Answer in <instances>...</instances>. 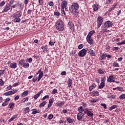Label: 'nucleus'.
I'll return each instance as SVG.
<instances>
[{"label":"nucleus","mask_w":125,"mask_h":125,"mask_svg":"<svg viewBox=\"0 0 125 125\" xmlns=\"http://www.w3.org/2000/svg\"><path fill=\"white\" fill-rule=\"evenodd\" d=\"M26 63V61L25 60H21L19 61V63L21 64V66H23L24 63Z\"/></svg>","instance_id":"bb28decb"},{"label":"nucleus","mask_w":125,"mask_h":125,"mask_svg":"<svg viewBox=\"0 0 125 125\" xmlns=\"http://www.w3.org/2000/svg\"><path fill=\"white\" fill-rule=\"evenodd\" d=\"M88 53H89L91 56H95V52L91 49H88Z\"/></svg>","instance_id":"9b49d317"},{"label":"nucleus","mask_w":125,"mask_h":125,"mask_svg":"<svg viewBox=\"0 0 125 125\" xmlns=\"http://www.w3.org/2000/svg\"><path fill=\"white\" fill-rule=\"evenodd\" d=\"M117 108V105H113L111 106L110 108H109V111H112V110L114 109H116Z\"/></svg>","instance_id":"c9c22d12"},{"label":"nucleus","mask_w":125,"mask_h":125,"mask_svg":"<svg viewBox=\"0 0 125 125\" xmlns=\"http://www.w3.org/2000/svg\"><path fill=\"white\" fill-rule=\"evenodd\" d=\"M91 96H98L99 92L97 91H93L90 93Z\"/></svg>","instance_id":"f8f14e48"},{"label":"nucleus","mask_w":125,"mask_h":125,"mask_svg":"<svg viewBox=\"0 0 125 125\" xmlns=\"http://www.w3.org/2000/svg\"><path fill=\"white\" fill-rule=\"evenodd\" d=\"M48 97H49V95H46L45 96L43 97V98H42V100H45V99H46V98H48Z\"/></svg>","instance_id":"0e129e2a"},{"label":"nucleus","mask_w":125,"mask_h":125,"mask_svg":"<svg viewBox=\"0 0 125 125\" xmlns=\"http://www.w3.org/2000/svg\"><path fill=\"white\" fill-rule=\"evenodd\" d=\"M86 39L89 44H92L93 43V39L91 37L87 36Z\"/></svg>","instance_id":"6e6552de"},{"label":"nucleus","mask_w":125,"mask_h":125,"mask_svg":"<svg viewBox=\"0 0 125 125\" xmlns=\"http://www.w3.org/2000/svg\"><path fill=\"white\" fill-rule=\"evenodd\" d=\"M39 3L40 4V5H42L43 3V0H39Z\"/></svg>","instance_id":"680f3d73"},{"label":"nucleus","mask_w":125,"mask_h":125,"mask_svg":"<svg viewBox=\"0 0 125 125\" xmlns=\"http://www.w3.org/2000/svg\"><path fill=\"white\" fill-rule=\"evenodd\" d=\"M42 77H43V72L42 71L39 74L38 82H39V81H41V79H42Z\"/></svg>","instance_id":"393cba45"},{"label":"nucleus","mask_w":125,"mask_h":125,"mask_svg":"<svg viewBox=\"0 0 125 125\" xmlns=\"http://www.w3.org/2000/svg\"><path fill=\"white\" fill-rule=\"evenodd\" d=\"M42 93V90H41L40 92H39L36 95H34V98L36 100L40 97V95H41V94Z\"/></svg>","instance_id":"ddd939ff"},{"label":"nucleus","mask_w":125,"mask_h":125,"mask_svg":"<svg viewBox=\"0 0 125 125\" xmlns=\"http://www.w3.org/2000/svg\"><path fill=\"white\" fill-rule=\"evenodd\" d=\"M67 5H68V1H62V2L61 3V9L66 8Z\"/></svg>","instance_id":"39448f33"},{"label":"nucleus","mask_w":125,"mask_h":125,"mask_svg":"<svg viewBox=\"0 0 125 125\" xmlns=\"http://www.w3.org/2000/svg\"><path fill=\"white\" fill-rule=\"evenodd\" d=\"M54 15H55V16H60V12H59V11L55 12L54 13Z\"/></svg>","instance_id":"79ce46f5"},{"label":"nucleus","mask_w":125,"mask_h":125,"mask_svg":"<svg viewBox=\"0 0 125 125\" xmlns=\"http://www.w3.org/2000/svg\"><path fill=\"white\" fill-rule=\"evenodd\" d=\"M81 105L84 107H87V104L85 103H82Z\"/></svg>","instance_id":"6e6d98bb"},{"label":"nucleus","mask_w":125,"mask_h":125,"mask_svg":"<svg viewBox=\"0 0 125 125\" xmlns=\"http://www.w3.org/2000/svg\"><path fill=\"white\" fill-rule=\"evenodd\" d=\"M113 25V22L112 21H107L104 23V26L106 27V28H110V27H111Z\"/></svg>","instance_id":"0eeeda50"},{"label":"nucleus","mask_w":125,"mask_h":125,"mask_svg":"<svg viewBox=\"0 0 125 125\" xmlns=\"http://www.w3.org/2000/svg\"><path fill=\"white\" fill-rule=\"evenodd\" d=\"M16 118H17V116L14 115L10 120H9V123H10V122H12V121H13V120H15V119H16Z\"/></svg>","instance_id":"7c9ffc66"},{"label":"nucleus","mask_w":125,"mask_h":125,"mask_svg":"<svg viewBox=\"0 0 125 125\" xmlns=\"http://www.w3.org/2000/svg\"><path fill=\"white\" fill-rule=\"evenodd\" d=\"M101 106H102L104 109H107V105L105 104H101Z\"/></svg>","instance_id":"09e8293b"},{"label":"nucleus","mask_w":125,"mask_h":125,"mask_svg":"<svg viewBox=\"0 0 125 125\" xmlns=\"http://www.w3.org/2000/svg\"><path fill=\"white\" fill-rule=\"evenodd\" d=\"M66 121L69 124H72V123H74V122H75V120L74 119H71L70 117H66Z\"/></svg>","instance_id":"dca6fc26"},{"label":"nucleus","mask_w":125,"mask_h":125,"mask_svg":"<svg viewBox=\"0 0 125 125\" xmlns=\"http://www.w3.org/2000/svg\"><path fill=\"white\" fill-rule=\"evenodd\" d=\"M15 105V104L14 103H11L9 104V110L11 111L14 108V105Z\"/></svg>","instance_id":"a211bd4d"},{"label":"nucleus","mask_w":125,"mask_h":125,"mask_svg":"<svg viewBox=\"0 0 125 125\" xmlns=\"http://www.w3.org/2000/svg\"><path fill=\"white\" fill-rule=\"evenodd\" d=\"M97 27L100 28V27L102 25L103 23V18L102 17H98L97 18Z\"/></svg>","instance_id":"20e7f679"},{"label":"nucleus","mask_w":125,"mask_h":125,"mask_svg":"<svg viewBox=\"0 0 125 125\" xmlns=\"http://www.w3.org/2000/svg\"><path fill=\"white\" fill-rule=\"evenodd\" d=\"M54 43H55V42H49V45H51V46L54 45Z\"/></svg>","instance_id":"e2e57ef3"},{"label":"nucleus","mask_w":125,"mask_h":125,"mask_svg":"<svg viewBox=\"0 0 125 125\" xmlns=\"http://www.w3.org/2000/svg\"><path fill=\"white\" fill-rule=\"evenodd\" d=\"M48 120H52L53 119V114H50L48 116Z\"/></svg>","instance_id":"8fccbe9b"},{"label":"nucleus","mask_w":125,"mask_h":125,"mask_svg":"<svg viewBox=\"0 0 125 125\" xmlns=\"http://www.w3.org/2000/svg\"><path fill=\"white\" fill-rule=\"evenodd\" d=\"M113 80H114V76L113 75H110L109 76L108 79H107V82H108V83H112Z\"/></svg>","instance_id":"6ab92c4d"},{"label":"nucleus","mask_w":125,"mask_h":125,"mask_svg":"<svg viewBox=\"0 0 125 125\" xmlns=\"http://www.w3.org/2000/svg\"><path fill=\"white\" fill-rule=\"evenodd\" d=\"M57 93V89H54L53 91H52V94H56Z\"/></svg>","instance_id":"864d4df0"},{"label":"nucleus","mask_w":125,"mask_h":125,"mask_svg":"<svg viewBox=\"0 0 125 125\" xmlns=\"http://www.w3.org/2000/svg\"><path fill=\"white\" fill-rule=\"evenodd\" d=\"M97 101H98V100L97 99H92V100H90V102L92 103H95V102H97Z\"/></svg>","instance_id":"3c124183"},{"label":"nucleus","mask_w":125,"mask_h":125,"mask_svg":"<svg viewBox=\"0 0 125 125\" xmlns=\"http://www.w3.org/2000/svg\"><path fill=\"white\" fill-rule=\"evenodd\" d=\"M48 5H49V6H53L54 5V3L53 1H50L48 3Z\"/></svg>","instance_id":"49530a36"},{"label":"nucleus","mask_w":125,"mask_h":125,"mask_svg":"<svg viewBox=\"0 0 125 125\" xmlns=\"http://www.w3.org/2000/svg\"><path fill=\"white\" fill-rule=\"evenodd\" d=\"M98 72L99 74H104V71L101 68L99 69Z\"/></svg>","instance_id":"603ef678"},{"label":"nucleus","mask_w":125,"mask_h":125,"mask_svg":"<svg viewBox=\"0 0 125 125\" xmlns=\"http://www.w3.org/2000/svg\"><path fill=\"white\" fill-rule=\"evenodd\" d=\"M86 52H87V50H86V49H83L79 51L78 56H79V57H83L84 56H85Z\"/></svg>","instance_id":"f03ea898"},{"label":"nucleus","mask_w":125,"mask_h":125,"mask_svg":"<svg viewBox=\"0 0 125 125\" xmlns=\"http://www.w3.org/2000/svg\"><path fill=\"white\" fill-rule=\"evenodd\" d=\"M87 115L88 117H90V118L93 117V111H92V109H89L87 110Z\"/></svg>","instance_id":"423d86ee"},{"label":"nucleus","mask_w":125,"mask_h":125,"mask_svg":"<svg viewBox=\"0 0 125 125\" xmlns=\"http://www.w3.org/2000/svg\"><path fill=\"white\" fill-rule=\"evenodd\" d=\"M19 95L16 96L14 98V100H15V101H16V100H18V99H19Z\"/></svg>","instance_id":"338daca9"},{"label":"nucleus","mask_w":125,"mask_h":125,"mask_svg":"<svg viewBox=\"0 0 125 125\" xmlns=\"http://www.w3.org/2000/svg\"><path fill=\"white\" fill-rule=\"evenodd\" d=\"M29 66H30V64H29L28 63H26V62H25V63H24V64L22 65V67H23V68H29Z\"/></svg>","instance_id":"473e14b6"},{"label":"nucleus","mask_w":125,"mask_h":125,"mask_svg":"<svg viewBox=\"0 0 125 125\" xmlns=\"http://www.w3.org/2000/svg\"><path fill=\"white\" fill-rule=\"evenodd\" d=\"M32 111V115H36V114L40 113V110H37L36 109H33Z\"/></svg>","instance_id":"aec40b11"},{"label":"nucleus","mask_w":125,"mask_h":125,"mask_svg":"<svg viewBox=\"0 0 125 125\" xmlns=\"http://www.w3.org/2000/svg\"><path fill=\"white\" fill-rule=\"evenodd\" d=\"M9 0V4H10V5H11V4H13L14 2V0Z\"/></svg>","instance_id":"5fc2aeb1"},{"label":"nucleus","mask_w":125,"mask_h":125,"mask_svg":"<svg viewBox=\"0 0 125 125\" xmlns=\"http://www.w3.org/2000/svg\"><path fill=\"white\" fill-rule=\"evenodd\" d=\"M71 8L72 9L70 10V11H71V12H73L74 10H75V11H77L79 9V4L77 3H74L72 4L71 6Z\"/></svg>","instance_id":"7ed1b4c3"},{"label":"nucleus","mask_w":125,"mask_h":125,"mask_svg":"<svg viewBox=\"0 0 125 125\" xmlns=\"http://www.w3.org/2000/svg\"><path fill=\"white\" fill-rule=\"evenodd\" d=\"M97 85L95 83L92 84L91 86L89 87V91H92V89H94L96 87Z\"/></svg>","instance_id":"2eb2a0df"},{"label":"nucleus","mask_w":125,"mask_h":125,"mask_svg":"<svg viewBox=\"0 0 125 125\" xmlns=\"http://www.w3.org/2000/svg\"><path fill=\"white\" fill-rule=\"evenodd\" d=\"M64 9H61V11L62 12V13L64 14V15H66V12H65Z\"/></svg>","instance_id":"774afa93"},{"label":"nucleus","mask_w":125,"mask_h":125,"mask_svg":"<svg viewBox=\"0 0 125 125\" xmlns=\"http://www.w3.org/2000/svg\"><path fill=\"white\" fill-rule=\"evenodd\" d=\"M22 15V14L19 13H15L13 15V18H19V17H21V16Z\"/></svg>","instance_id":"f3484780"},{"label":"nucleus","mask_w":125,"mask_h":125,"mask_svg":"<svg viewBox=\"0 0 125 125\" xmlns=\"http://www.w3.org/2000/svg\"><path fill=\"white\" fill-rule=\"evenodd\" d=\"M28 100H29V98L28 97H26L22 99V100L21 101V103H25V102H26V101H28Z\"/></svg>","instance_id":"4c0bfd02"},{"label":"nucleus","mask_w":125,"mask_h":125,"mask_svg":"<svg viewBox=\"0 0 125 125\" xmlns=\"http://www.w3.org/2000/svg\"><path fill=\"white\" fill-rule=\"evenodd\" d=\"M106 57H107V54L105 53L103 54L101 56V60H103V59H105Z\"/></svg>","instance_id":"f704fd0d"},{"label":"nucleus","mask_w":125,"mask_h":125,"mask_svg":"<svg viewBox=\"0 0 125 125\" xmlns=\"http://www.w3.org/2000/svg\"><path fill=\"white\" fill-rule=\"evenodd\" d=\"M95 34V31L94 30H92L90 32H89L87 35V36L88 37H92V36L93 35V34Z\"/></svg>","instance_id":"4be33fe9"},{"label":"nucleus","mask_w":125,"mask_h":125,"mask_svg":"<svg viewBox=\"0 0 125 125\" xmlns=\"http://www.w3.org/2000/svg\"><path fill=\"white\" fill-rule=\"evenodd\" d=\"M105 81H106V77H102L101 83H105Z\"/></svg>","instance_id":"37998d69"},{"label":"nucleus","mask_w":125,"mask_h":125,"mask_svg":"<svg viewBox=\"0 0 125 125\" xmlns=\"http://www.w3.org/2000/svg\"><path fill=\"white\" fill-rule=\"evenodd\" d=\"M41 48L43 50V51H47V46H42L41 47Z\"/></svg>","instance_id":"c85d7f7f"},{"label":"nucleus","mask_w":125,"mask_h":125,"mask_svg":"<svg viewBox=\"0 0 125 125\" xmlns=\"http://www.w3.org/2000/svg\"><path fill=\"white\" fill-rule=\"evenodd\" d=\"M83 44H81L78 46L79 49H82V48H83Z\"/></svg>","instance_id":"4d7b16f0"},{"label":"nucleus","mask_w":125,"mask_h":125,"mask_svg":"<svg viewBox=\"0 0 125 125\" xmlns=\"http://www.w3.org/2000/svg\"><path fill=\"white\" fill-rule=\"evenodd\" d=\"M20 21H21V19H20V18H15L13 20L14 22L17 23H19Z\"/></svg>","instance_id":"a878e982"},{"label":"nucleus","mask_w":125,"mask_h":125,"mask_svg":"<svg viewBox=\"0 0 125 125\" xmlns=\"http://www.w3.org/2000/svg\"><path fill=\"white\" fill-rule=\"evenodd\" d=\"M104 86H105V83L101 82V83L100 84V85L99 86V88L101 89L102 88H103V87H104Z\"/></svg>","instance_id":"b1692460"},{"label":"nucleus","mask_w":125,"mask_h":125,"mask_svg":"<svg viewBox=\"0 0 125 125\" xmlns=\"http://www.w3.org/2000/svg\"><path fill=\"white\" fill-rule=\"evenodd\" d=\"M68 24L69 26H70L71 27L70 29H71V28H72V27H74V24L73 23V22L69 21L68 23Z\"/></svg>","instance_id":"de8ad7c7"},{"label":"nucleus","mask_w":125,"mask_h":125,"mask_svg":"<svg viewBox=\"0 0 125 125\" xmlns=\"http://www.w3.org/2000/svg\"><path fill=\"white\" fill-rule=\"evenodd\" d=\"M11 5L10 4H8V5H6L4 8L3 10L2 11V12H7L8 10L10 9Z\"/></svg>","instance_id":"9d476101"},{"label":"nucleus","mask_w":125,"mask_h":125,"mask_svg":"<svg viewBox=\"0 0 125 125\" xmlns=\"http://www.w3.org/2000/svg\"><path fill=\"white\" fill-rule=\"evenodd\" d=\"M112 66L113 67H120V66L119 65V63H118L117 62H114L113 63Z\"/></svg>","instance_id":"72a5a7b5"},{"label":"nucleus","mask_w":125,"mask_h":125,"mask_svg":"<svg viewBox=\"0 0 125 125\" xmlns=\"http://www.w3.org/2000/svg\"><path fill=\"white\" fill-rule=\"evenodd\" d=\"M32 62H33V59H32L31 58H30L26 60V62H28V63H32Z\"/></svg>","instance_id":"ea45409f"},{"label":"nucleus","mask_w":125,"mask_h":125,"mask_svg":"<svg viewBox=\"0 0 125 125\" xmlns=\"http://www.w3.org/2000/svg\"><path fill=\"white\" fill-rule=\"evenodd\" d=\"M120 99H125V94H122L120 97H119Z\"/></svg>","instance_id":"c03bdc74"},{"label":"nucleus","mask_w":125,"mask_h":125,"mask_svg":"<svg viewBox=\"0 0 125 125\" xmlns=\"http://www.w3.org/2000/svg\"><path fill=\"white\" fill-rule=\"evenodd\" d=\"M46 104V101H43L40 104L39 106L43 107V106H44V105H45Z\"/></svg>","instance_id":"2f4dec72"},{"label":"nucleus","mask_w":125,"mask_h":125,"mask_svg":"<svg viewBox=\"0 0 125 125\" xmlns=\"http://www.w3.org/2000/svg\"><path fill=\"white\" fill-rule=\"evenodd\" d=\"M83 113H78L77 114V120L78 121H82L83 120Z\"/></svg>","instance_id":"1a4fd4ad"},{"label":"nucleus","mask_w":125,"mask_h":125,"mask_svg":"<svg viewBox=\"0 0 125 125\" xmlns=\"http://www.w3.org/2000/svg\"><path fill=\"white\" fill-rule=\"evenodd\" d=\"M24 112L25 113H29V112H30V108H29V107H26L24 108Z\"/></svg>","instance_id":"58836bf2"},{"label":"nucleus","mask_w":125,"mask_h":125,"mask_svg":"<svg viewBox=\"0 0 125 125\" xmlns=\"http://www.w3.org/2000/svg\"><path fill=\"white\" fill-rule=\"evenodd\" d=\"M29 2V0H24V3L27 5Z\"/></svg>","instance_id":"69168bd1"},{"label":"nucleus","mask_w":125,"mask_h":125,"mask_svg":"<svg viewBox=\"0 0 125 125\" xmlns=\"http://www.w3.org/2000/svg\"><path fill=\"white\" fill-rule=\"evenodd\" d=\"M84 111V109L83 108V106H80L78 108V112L79 113H83Z\"/></svg>","instance_id":"cd10ccee"},{"label":"nucleus","mask_w":125,"mask_h":125,"mask_svg":"<svg viewBox=\"0 0 125 125\" xmlns=\"http://www.w3.org/2000/svg\"><path fill=\"white\" fill-rule=\"evenodd\" d=\"M68 87H70L72 85V84L73 83V82H72V79H71L70 78H69L68 79Z\"/></svg>","instance_id":"5701e85b"},{"label":"nucleus","mask_w":125,"mask_h":125,"mask_svg":"<svg viewBox=\"0 0 125 125\" xmlns=\"http://www.w3.org/2000/svg\"><path fill=\"white\" fill-rule=\"evenodd\" d=\"M53 100H54L53 98L50 99L49 101V104H52V103H53Z\"/></svg>","instance_id":"052dcab7"},{"label":"nucleus","mask_w":125,"mask_h":125,"mask_svg":"<svg viewBox=\"0 0 125 125\" xmlns=\"http://www.w3.org/2000/svg\"><path fill=\"white\" fill-rule=\"evenodd\" d=\"M64 26L65 24H64V22L61 20H58L56 23V29L58 31H60V32H62V31L64 30Z\"/></svg>","instance_id":"f257e3e1"},{"label":"nucleus","mask_w":125,"mask_h":125,"mask_svg":"<svg viewBox=\"0 0 125 125\" xmlns=\"http://www.w3.org/2000/svg\"><path fill=\"white\" fill-rule=\"evenodd\" d=\"M28 93H29L28 91H25L23 92L22 94V96H27V95H28Z\"/></svg>","instance_id":"e433bc0d"},{"label":"nucleus","mask_w":125,"mask_h":125,"mask_svg":"<svg viewBox=\"0 0 125 125\" xmlns=\"http://www.w3.org/2000/svg\"><path fill=\"white\" fill-rule=\"evenodd\" d=\"M9 67L12 68V69H15L17 68V63H11L10 64Z\"/></svg>","instance_id":"4468645a"},{"label":"nucleus","mask_w":125,"mask_h":125,"mask_svg":"<svg viewBox=\"0 0 125 125\" xmlns=\"http://www.w3.org/2000/svg\"><path fill=\"white\" fill-rule=\"evenodd\" d=\"M5 72V70H0V77H1V76H2V75H3V74H4Z\"/></svg>","instance_id":"a18cd8bd"},{"label":"nucleus","mask_w":125,"mask_h":125,"mask_svg":"<svg viewBox=\"0 0 125 125\" xmlns=\"http://www.w3.org/2000/svg\"><path fill=\"white\" fill-rule=\"evenodd\" d=\"M4 4H5V2H4V1H2L0 3V6H3Z\"/></svg>","instance_id":"13d9d810"},{"label":"nucleus","mask_w":125,"mask_h":125,"mask_svg":"<svg viewBox=\"0 0 125 125\" xmlns=\"http://www.w3.org/2000/svg\"><path fill=\"white\" fill-rule=\"evenodd\" d=\"M98 8H99V7L98 4H95L93 5V10H94V11H97V10H98Z\"/></svg>","instance_id":"412c9836"},{"label":"nucleus","mask_w":125,"mask_h":125,"mask_svg":"<svg viewBox=\"0 0 125 125\" xmlns=\"http://www.w3.org/2000/svg\"><path fill=\"white\" fill-rule=\"evenodd\" d=\"M63 105H64V103L63 102L57 103L56 104L57 107H61V106H63Z\"/></svg>","instance_id":"c756f323"},{"label":"nucleus","mask_w":125,"mask_h":125,"mask_svg":"<svg viewBox=\"0 0 125 125\" xmlns=\"http://www.w3.org/2000/svg\"><path fill=\"white\" fill-rule=\"evenodd\" d=\"M6 105H8V103L5 101V102L2 104V106H6Z\"/></svg>","instance_id":"bf43d9fd"},{"label":"nucleus","mask_w":125,"mask_h":125,"mask_svg":"<svg viewBox=\"0 0 125 125\" xmlns=\"http://www.w3.org/2000/svg\"><path fill=\"white\" fill-rule=\"evenodd\" d=\"M107 32H109V30H108L107 29H106L105 27H104L102 30V33H106Z\"/></svg>","instance_id":"a19ab883"}]
</instances>
